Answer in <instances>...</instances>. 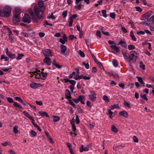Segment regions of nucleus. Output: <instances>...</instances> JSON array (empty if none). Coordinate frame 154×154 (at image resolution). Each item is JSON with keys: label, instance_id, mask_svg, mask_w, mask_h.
Listing matches in <instances>:
<instances>
[{"label": "nucleus", "instance_id": "obj_1", "mask_svg": "<svg viewBox=\"0 0 154 154\" xmlns=\"http://www.w3.org/2000/svg\"><path fill=\"white\" fill-rule=\"evenodd\" d=\"M20 11L21 9L20 8H15L12 19V21L14 23H16L20 22L21 19L20 17Z\"/></svg>", "mask_w": 154, "mask_h": 154}, {"label": "nucleus", "instance_id": "obj_2", "mask_svg": "<svg viewBox=\"0 0 154 154\" xmlns=\"http://www.w3.org/2000/svg\"><path fill=\"white\" fill-rule=\"evenodd\" d=\"M11 9L8 6L4 7L2 11L0 10V16L2 17H9L11 14Z\"/></svg>", "mask_w": 154, "mask_h": 154}, {"label": "nucleus", "instance_id": "obj_3", "mask_svg": "<svg viewBox=\"0 0 154 154\" xmlns=\"http://www.w3.org/2000/svg\"><path fill=\"white\" fill-rule=\"evenodd\" d=\"M130 55L129 56V60L128 61H130L133 60H135L136 61L137 59L139 57V54L136 51H132L130 52Z\"/></svg>", "mask_w": 154, "mask_h": 154}, {"label": "nucleus", "instance_id": "obj_4", "mask_svg": "<svg viewBox=\"0 0 154 154\" xmlns=\"http://www.w3.org/2000/svg\"><path fill=\"white\" fill-rule=\"evenodd\" d=\"M34 11L35 14L37 17V18L39 19H43V14L42 13V14L40 15H39L40 11L38 8L37 6H35L33 9Z\"/></svg>", "mask_w": 154, "mask_h": 154}, {"label": "nucleus", "instance_id": "obj_5", "mask_svg": "<svg viewBox=\"0 0 154 154\" xmlns=\"http://www.w3.org/2000/svg\"><path fill=\"white\" fill-rule=\"evenodd\" d=\"M22 21L24 23H29L31 21V18L28 14L26 13L23 17Z\"/></svg>", "mask_w": 154, "mask_h": 154}, {"label": "nucleus", "instance_id": "obj_6", "mask_svg": "<svg viewBox=\"0 0 154 154\" xmlns=\"http://www.w3.org/2000/svg\"><path fill=\"white\" fill-rule=\"evenodd\" d=\"M152 12L151 11H148L146 12L143 15V17L145 18V19L142 20H149V17L152 15Z\"/></svg>", "mask_w": 154, "mask_h": 154}, {"label": "nucleus", "instance_id": "obj_7", "mask_svg": "<svg viewBox=\"0 0 154 154\" xmlns=\"http://www.w3.org/2000/svg\"><path fill=\"white\" fill-rule=\"evenodd\" d=\"M38 5L40 8V11L43 14L44 9L45 8L44 2L42 1H39L38 3Z\"/></svg>", "mask_w": 154, "mask_h": 154}, {"label": "nucleus", "instance_id": "obj_8", "mask_svg": "<svg viewBox=\"0 0 154 154\" xmlns=\"http://www.w3.org/2000/svg\"><path fill=\"white\" fill-rule=\"evenodd\" d=\"M110 47L111 48L115 51H111L112 52L115 54H116L117 53H119L120 52L119 48L116 45H111L110 46Z\"/></svg>", "mask_w": 154, "mask_h": 154}, {"label": "nucleus", "instance_id": "obj_9", "mask_svg": "<svg viewBox=\"0 0 154 154\" xmlns=\"http://www.w3.org/2000/svg\"><path fill=\"white\" fill-rule=\"evenodd\" d=\"M15 100H17L19 102H20L24 106H28L27 104H28V103L25 100H23L20 98V97H15Z\"/></svg>", "mask_w": 154, "mask_h": 154}, {"label": "nucleus", "instance_id": "obj_10", "mask_svg": "<svg viewBox=\"0 0 154 154\" xmlns=\"http://www.w3.org/2000/svg\"><path fill=\"white\" fill-rule=\"evenodd\" d=\"M44 56H52L53 55V53L52 52L51 50L47 49L43 53Z\"/></svg>", "mask_w": 154, "mask_h": 154}, {"label": "nucleus", "instance_id": "obj_11", "mask_svg": "<svg viewBox=\"0 0 154 154\" xmlns=\"http://www.w3.org/2000/svg\"><path fill=\"white\" fill-rule=\"evenodd\" d=\"M43 62L44 63H46L48 66H50L51 63L50 58L49 57L47 56L43 60Z\"/></svg>", "mask_w": 154, "mask_h": 154}, {"label": "nucleus", "instance_id": "obj_12", "mask_svg": "<svg viewBox=\"0 0 154 154\" xmlns=\"http://www.w3.org/2000/svg\"><path fill=\"white\" fill-rule=\"evenodd\" d=\"M119 115L120 116H123L125 118L128 117V113L125 111H122L119 112Z\"/></svg>", "mask_w": 154, "mask_h": 154}, {"label": "nucleus", "instance_id": "obj_13", "mask_svg": "<svg viewBox=\"0 0 154 154\" xmlns=\"http://www.w3.org/2000/svg\"><path fill=\"white\" fill-rule=\"evenodd\" d=\"M40 85V84L34 82L30 84V86L31 88L36 89L39 87V85Z\"/></svg>", "mask_w": 154, "mask_h": 154}, {"label": "nucleus", "instance_id": "obj_14", "mask_svg": "<svg viewBox=\"0 0 154 154\" xmlns=\"http://www.w3.org/2000/svg\"><path fill=\"white\" fill-rule=\"evenodd\" d=\"M117 45H120L126 48L127 46V44L125 42L121 40L119 43L117 44Z\"/></svg>", "mask_w": 154, "mask_h": 154}, {"label": "nucleus", "instance_id": "obj_15", "mask_svg": "<svg viewBox=\"0 0 154 154\" xmlns=\"http://www.w3.org/2000/svg\"><path fill=\"white\" fill-rule=\"evenodd\" d=\"M60 48H61V52L63 54L65 53L67 50L66 46L65 45H60Z\"/></svg>", "mask_w": 154, "mask_h": 154}, {"label": "nucleus", "instance_id": "obj_16", "mask_svg": "<svg viewBox=\"0 0 154 154\" xmlns=\"http://www.w3.org/2000/svg\"><path fill=\"white\" fill-rule=\"evenodd\" d=\"M7 56L10 58L13 59L15 58L16 54H12L11 52H10L7 54Z\"/></svg>", "mask_w": 154, "mask_h": 154}, {"label": "nucleus", "instance_id": "obj_17", "mask_svg": "<svg viewBox=\"0 0 154 154\" xmlns=\"http://www.w3.org/2000/svg\"><path fill=\"white\" fill-rule=\"evenodd\" d=\"M83 150L85 151H87L89 150V149L87 147L84 148V146L83 145H82L81 147L80 148L79 151L81 152H82Z\"/></svg>", "mask_w": 154, "mask_h": 154}, {"label": "nucleus", "instance_id": "obj_18", "mask_svg": "<svg viewBox=\"0 0 154 154\" xmlns=\"http://www.w3.org/2000/svg\"><path fill=\"white\" fill-rule=\"evenodd\" d=\"M122 53L123 54V55L125 59L127 60V61H128V60H129V56L128 55H127V52L125 51H122Z\"/></svg>", "mask_w": 154, "mask_h": 154}, {"label": "nucleus", "instance_id": "obj_19", "mask_svg": "<svg viewBox=\"0 0 154 154\" xmlns=\"http://www.w3.org/2000/svg\"><path fill=\"white\" fill-rule=\"evenodd\" d=\"M90 99L92 101H94L97 98L96 95H89L88 96Z\"/></svg>", "mask_w": 154, "mask_h": 154}, {"label": "nucleus", "instance_id": "obj_20", "mask_svg": "<svg viewBox=\"0 0 154 154\" xmlns=\"http://www.w3.org/2000/svg\"><path fill=\"white\" fill-rule=\"evenodd\" d=\"M38 113L41 115L42 116H46L47 117H49V116L48 115L47 113L45 112H41L39 111L38 112Z\"/></svg>", "mask_w": 154, "mask_h": 154}, {"label": "nucleus", "instance_id": "obj_21", "mask_svg": "<svg viewBox=\"0 0 154 154\" xmlns=\"http://www.w3.org/2000/svg\"><path fill=\"white\" fill-rule=\"evenodd\" d=\"M136 78L138 79V81L141 84H143V86H145V83L143 82L142 78L140 76H137Z\"/></svg>", "mask_w": 154, "mask_h": 154}, {"label": "nucleus", "instance_id": "obj_22", "mask_svg": "<svg viewBox=\"0 0 154 154\" xmlns=\"http://www.w3.org/2000/svg\"><path fill=\"white\" fill-rule=\"evenodd\" d=\"M111 130L112 132L115 133H116L118 131L117 128L114 125H112Z\"/></svg>", "mask_w": 154, "mask_h": 154}, {"label": "nucleus", "instance_id": "obj_23", "mask_svg": "<svg viewBox=\"0 0 154 154\" xmlns=\"http://www.w3.org/2000/svg\"><path fill=\"white\" fill-rule=\"evenodd\" d=\"M120 107L119 106V104L111 105V109H113L116 108L118 109Z\"/></svg>", "mask_w": 154, "mask_h": 154}, {"label": "nucleus", "instance_id": "obj_24", "mask_svg": "<svg viewBox=\"0 0 154 154\" xmlns=\"http://www.w3.org/2000/svg\"><path fill=\"white\" fill-rule=\"evenodd\" d=\"M140 64L139 66L143 70H145V66L144 64H143V62L142 61H140Z\"/></svg>", "mask_w": 154, "mask_h": 154}, {"label": "nucleus", "instance_id": "obj_25", "mask_svg": "<svg viewBox=\"0 0 154 154\" xmlns=\"http://www.w3.org/2000/svg\"><path fill=\"white\" fill-rule=\"evenodd\" d=\"M30 134L31 137H35L36 136L37 133L35 131L32 130L30 133Z\"/></svg>", "mask_w": 154, "mask_h": 154}, {"label": "nucleus", "instance_id": "obj_26", "mask_svg": "<svg viewBox=\"0 0 154 154\" xmlns=\"http://www.w3.org/2000/svg\"><path fill=\"white\" fill-rule=\"evenodd\" d=\"M111 109H107L108 112V113L109 114V117L111 118L112 119V115L113 114V112L111 111Z\"/></svg>", "mask_w": 154, "mask_h": 154}, {"label": "nucleus", "instance_id": "obj_27", "mask_svg": "<svg viewBox=\"0 0 154 154\" xmlns=\"http://www.w3.org/2000/svg\"><path fill=\"white\" fill-rule=\"evenodd\" d=\"M13 105L15 107H18L20 109H22V106H20L16 102H15L14 101V102L13 103Z\"/></svg>", "mask_w": 154, "mask_h": 154}, {"label": "nucleus", "instance_id": "obj_28", "mask_svg": "<svg viewBox=\"0 0 154 154\" xmlns=\"http://www.w3.org/2000/svg\"><path fill=\"white\" fill-rule=\"evenodd\" d=\"M112 62L113 66L115 67H116L118 66V62L115 59L113 60Z\"/></svg>", "mask_w": 154, "mask_h": 154}, {"label": "nucleus", "instance_id": "obj_29", "mask_svg": "<svg viewBox=\"0 0 154 154\" xmlns=\"http://www.w3.org/2000/svg\"><path fill=\"white\" fill-rule=\"evenodd\" d=\"M24 56L22 54L19 53L18 54V57L16 58L17 60H19L21 59L22 57Z\"/></svg>", "mask_w": 154, "mask_h": 154}, {"label": "nucleus", "instance_id": "obj_30", "mask_svg": "<svg viewBox=\"0 0 154 154\" xmlns=\"http://www.w3.org/2000/svg\"><path fill=\"white\" fill-rule=\"evenodd\" d=\"M103 99L104 101H105V102L106 103H108L110 101L108 97L106 95H104L103 96Z\"/></svg>", "mask_w": 154, "mask_h": 154}, {"label": "nucleus", "instance_id": "obj_31", "mask_svg": "<svg viewBox=\"0 0 154 154\" xmlns=\"http://www.w3.org/2000/svg\"><path fill=\"white\" fill-rule=\"evenodd\" d=\"M53 117H54V119H53L54 122H57L60 120V117L59 116H54Z\"/></svg>", "mask_w": 154, "mask_h": 154}, {"label": "nucleus", "instance_id": "obj_32", "mask_svg": "<svg viewBox=\"0 0 154 154\" xmlns=\"http://www.w3.org/2000/svg\"><path fill=\"white\" fill-rule=\"evenodd\" d=\"M85 96L80 95L79 96L78 99L79 100V102H81L83 100V99H85Z\"/></svg>", "mask_w": 154, "mask_h": 154}, {"label": "nucleus", "instance_id": "obj_33", "mask_svg": "<svg viewBox=\"0 0 154 154\" xmlns=\"http://www.w3.org/2000/svg\"><path fill=\"white\" fill-rule=\"evenodd\" d=\"M76 106V108H77L78 109V112L79 113H82L83 112V110L79 105H77V106Z\"/></svg>", "mask_w": 154, "mask_h": 154}, {"label": "nucleus", "instance_id": "obj_34", "mask_svg": "<svg viewBox=\"0 0 154 154\" xmlns=\"http://www.w3.org/2000/svg\"><path fill=\"white\" fill-rule=\"evenodd\" d=\"M12 68H3L2 69V70L5 72H9L11 71Z\"/></svg>", "mask_w": 154, "mask_h": 154}, {"label": "nucleus", "instance_id": "obj_35", "mask_svg": "<svg viewBox=\"0 0 154 154\" xmlns=\"http://www.w3.org/2000/svg\"><path fill=\"white\" fill-rule=\"evenodd\" d=\"M81 6L82 5L79 4L78 5L75 6L74 8L76 10H80L81 9Z\"/></svg>", "mask_w": 154, "mask_h": 154}, {"label": "nucleus", "instance_id": "obj_36", "mask_svg": "<svg viewBox=\"0 0 154 154\" xmlns=\"http://www.w3.org/2000/svg\"><path fill=\"white\" fill-rule=\"evenodd\" d=\"M95 62L99 66L100 68V69H102L103 68V65L100 62L98 61L97 60V61Z\"/></svg>", "mask_w": 154, "mask_h": 154}, {"label": "nucleus", "instance_id": "obj_37", "mask_svg": "<svg viewBox=\"0 0 154 154\" xmlns=\"http://www.w3.org/2000/svg\"><path fill=\"white\" fill-rule=\"evenodd\" d=\"M135 46L132 45H129L128 46V48L129 50H132L135 49Z\"/></svg>", "mask_w": 154, "mask_h": 154}, {"label": "nucleus", "instance_id": "obj_38", "mask_svg": "<svg viewBox=\"0 0 154 154\" xmlns=\"http://www.w3.org/2000/svg\"><path fill=\"white\" fill-rule=\"evenodd\" d=\"M124 102V105L125 106H127L128 108L131 107V105L127 101L125 100Z\"/></svg>", "mask_w": 154, "mask_h": 154}, {"label": "nucleus", "instance_id": "obj_39", "mask_svg": "<svg viewBox=\"0 0 154 154\" xmlns=\"http://www.w3.org/2000/svg\"><path fill=\"white\" fill-rule=\"evenodd\" d=\"M140 97H141L142 98H143L146 100V101H147L148 100V99L146 97V95L145 94H144L143 95H140Z\"/></svg>", "mask_w": 154, "mask_h": 154}, {"label": "nucleus", "instance_id": "obj_40", "mask_svg": "<svg viewBox=\"0 0 154 154\" xmlns=\"http://www.w3.org/2000/svg\"><path fill=\"white\" fill-rule=\"evenodd\" d=\"M41 74V75H42V77L45 78L47 76V73L44 72L43 71H42Z\"/></svg>", "mask_w": 154, "mask_h": 154}, {"label": "nucleus", "instance_id": "obj_41", "mask_svg": "<svg viewBox=\"0 0 154 154\" xmlns=\"http://www.w3.org/2000/svg\"><path fill=\"white\" fill-rule=\"evenodd\" d=\"M106 10H103L102 11V13L103 14V17H107V15L106 14Z\"/></svg>", "mask_w": 154, "mask_h": 154}, {"label": "nucleus", "instance_id": "obj_42", "mask_svg": "<svg viewBox=\"0 0 154 154\" xmlns=\"http://www.w3.org/2000/svg\"><path fill=\"white\" fill-rule=\"evenodd\" d=\"M74 38H76V36H75L74 35H69L68 38L69 40H72L74 39Z\"/></svg>", "mask_w": 154, "mask_h": 154}, {"label": "nucleus", "instance_id": "obj_43", "mask_svg": "<svg viewBox=\"0 0 154 154\" xmlns=\"http://www.w3.org/2000/svg\"><path fill=\"white\" fill-rule=\"evenodd\" d=\"M5 27H7V29L8 30L9 32L8 36H10L12 35V32L10 28L8 27L7 26H6Z\"/></svg>", "mask_w": 154, "mask_h": 154}, {"label": "nucleus", "instance_id": "obj_44", "mask_svg": "<svg viewBox=\"0 0 154 154\" xmlns=\"http://www.w3.org/2000/svg\"><path fill=\"white\" fill-rule=\"evenodd\" d=\"M7 100L8 102L10 103H13L14 101L13 99L10 97H8L7 98Z\"/></svg>", "mask_w": 154, "mask_h": 154}, {"label": "nucleus", "instance_id": "obj_45", "mask_svg": "<svg viewBox=\"0 0 154 154\" xmlns=\"http://www.w3.org/2000/svg\"><path fill=\"white\" fill-rule=\"evenodd\" d=\"M135 8L136 9L137 11L140 12H141L142 11V9L140 7L136 6L135 7Z\"/></svg>", "mask_w": 154, "mask_h": 154}, {"label": "nucleus", "instance_id": "obj_46", "mask_svg": "<svg viewBox=\"0 0 154 154\" xmlns=\"http://www.w3.org/2000/svg\"><path fill=\"white\" fill-rule=\"evenodd\" d=\"M82 64L83 65L85 66V68L87 69H88L89 68V65L88 64V63H85V62H83L82 63Z\"/></svg>", "mask_w": 154, "mask_h": 154}, {"label": "nucleus", "instance_id": "obj_47", "mask_svg": "<svg viewBox=\"0 0 154 154\" xmlns=\"http://www.w3.org/2000/svg\"><path fill=\"white\" fill-rule=\"evenodd\" d=\"M67 11L66 10L63 11L62 13V16L63 18L66 17L67 15Z\"/></svg>", "mask_w": 154, "mask_h": 154}, {"label": "nucleus", "instance_id": "obj_48", "mask_svg": "<svg viewBox=\"0 0 154 154\" xmlns=\"http://www.w3.org/2000/svg\"><path fill=\"white\" fill-rule=\"evenodd\" d=\"M75 122L76 124H79L80 122V121L79 118V117L78 115H76V116Z\"/></svg>", "mask_w": 154, "mask_h": 154}, {"label": "nucleus", "instance_id": "obj_49", "mask_svg": "<svg viewBox=\"0 0 154 154\" xmlns=\"http://www.w3.org/2000/svg\"><path fill=\"white\" fill-rule=\"evenodd\" d=\"M17 127L16 126H14L13 127V131L15 134H17L18 132V130L17 129Z\"/></svg>", "mask_w": 154, "mask_h": 154}, {"label": "nucleus", "instance_id": "obj_50", "mask_svg": "<svg viewBox=\"0 0 154 154\" xmlns=\"http://www.w3.org/2000/svg\"><path fill=\"white\" fill-rule=\"evenodd\" d=\"M96 34L99 38H101V33L100 30H97L96 32Z\"/></svg>", "mask_w": 154, "mask_h": 154}, {"label": "nucleus", "instance_id": "obj_51", "mask_svg": "<svg viewBox=\"0 0 154 154\" xmlns=\"http://www.w3.org/2000/svg\"><path fill=\"white\" fill-rule=\"evenodd\" d=\"M47 18L48 19L52 18L53 20H55L56 18L54 16L53 13H51L50 16L48 17Z\"/></svg>", "mask_w": 154, "mask_h": 154}, {"label": "nucleus", "instance_id": "obj_52", "mask_svg": "<svg viewBox=\"0 0 154 154\" xmlns=\"http://www.w3.org/2000/svg\"><path fill=\"white\" fill-rule=\"evenodd\" d=\"M110 16L113 19H115L116 16V14L114 13H111L110 14Z\"/></svg>", "mask_w": 154, "mask_h": 154}, {"label": "nucleus", "instance_id": "obj_53", "mask_svg": "<svg viewBox=\"0 0 154 154\" xmlns=\"http://www.w3.org/2000/svg\"><path fill=\"white\" fill-rule=\"evenodd\" d=\"M66 93L65 94V97L68 96L69 95H70V93L68 89H66Z\"/></svg>", "mask_w": 154, "mask_h": 154}, {"label": "nucleus", "instance_id": "obj_54", "mask_svg": "<svg viewBox=\"0 0 154 154\" xmlns=\"http://www.w3.org/2000/svg\"><path fill=\"white\" fill-rule=\"evenodd\" d=\"M72 131H74V132L75 133V131H76V126L75 125V124H73L72 125Z\"/></svg>", "mask_w": 154, "mask_h": 154}, {"label": "nucleus", "instance_id": "obj_55", "mask_svg": "<svg viewBox=\"0 0 154 154\" xmlns=\"http://www.w3.org/2000/svg\"><path fill=\"white\" fill-rule=\"evenodd\" d=\"M79 54L81 57H84L85 56V53L81 50H80L79 51Z\"/></svg>", "mask_w": 154, "mask_h": 154}, {"label": "nucleus", "instance_id": "obj_56", "mask_svg": "<svg viewBox=\"0 0 154 154\" xmlns=\"http://www.w3.org/2000/svg\"><path fill=\"white\" fill-rule=\"evenodd\" d=\"M39 37L41 38L43 37L45 35V33L44 32H40L38 33Z\"/></svg>", "mask_w": 154, "mask_h": 154}, {"label": "nucleus", "instance_id": "obj_57", "mask_svg": "<svg viewBox=\"0 0 154 154\" xmlns=\"http://www.w3.org/2000/svg\"><path fill=\"white\" fill-rule=\"evenodd\" d=\"M133 140L134 142L136 143H138V138L136 137V136H134L133 137Z\"/></svg>", "mask_w": 154, "mask_h": 154}, {"label": "nucleus", "instance_id": "obj_58", "mask_svg": "<svg viewBox=\"0 0 154 154\" xmlns=\"http://www.w3.org/2000/svg\"><path fill=\"white\" fill-rule=\"evenodd\" d=\"M102 32L106 35L109 36L110 35V34L109 32L104 31L103 30H102Z\"/></svg>", "mask_w": 154, "mask_h": 154}, {"label": "nucleus", "instance_id": "obj_59", "mask_svg": "<svg viewBox=\"0 0 154 154\" xmlns=\"http://www.w3.org/2000/svg\"><path fill=\"white\" fill-rule=\"evenodd\" d=\"M32 17V19L34 20L35 22H37L38 21V19L36 17L35 15Z\"/></svg>", "mask_w": 154, "mask_h": 154}, {"label": "nucleus", "instance_id": "obj_60", "mask_svg": "<svg viewBox=\"0 0 154 154\" xmlns=\"http://www.w3.org/2000/svg\"><path fill=\"white\" fill-rule=\"evenodd\" d=\"M69 103L74 108H76V107L75 104L72 101H70L69 102Z\"/></svg>", "mask_w": 154, "mask_h": 154}, {"label": "nucleus", "instance_id": "obj_61", "mask_svg": "<svg viewBox=\"0 0 154 154\" xmlns=\"http://www.w3.org/2000/svg\"><path fill=\"white\" fill-rule=\"evenodd\" d=\"M87 125L88 127L91 129H93L94 127V125L91 123H89Z\"/></svg>", "mask_w": 154, "mask_h": 154}, {"label": "nucleus", "instance_id": "obj_62", "mask_svg": "<svg viewBox=\"0 0 154 154\" xmlns=\"http://www.w3.org/2000/svg\"><path fill=\"white\" fill-rule=\"evenodd\" d=\"M69 82L73 86H74L76 83V81L73 80H70Z\"/></svg>", "mask_w": 154, "mask_h": 154}, {"label": "nucleus", "instance_id": "obj_63", "mask_svg": "<svg viewBox=\"0 0 154 154\" xmlns=\"http://www.w3.org/2000/svg\"><path fill=\"white\" fill-rule=\"evenodd\" d=\"M75 74V72H72L70 74L69 76V77L70 79L72 78L73 77Z\"/></svg>", "mask_w": 154, "mask_h": 154}, {"label": "nucleus", "instance_id": "obj_64", "mask_svg": "<svg viewBox=\"0 0 154 154\" xmlns=\"http://www.w3.org/2000/svg\"><path fill=\"white\" fill-rule=\"evenodd\" d=\"M77 29V30L79 31H81L82 30V27H81L78 24H77L76 25Z\"/></svg>", "mask_w": 154, "mask_h": 154}]
</instances>
